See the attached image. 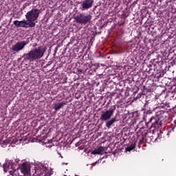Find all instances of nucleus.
Here are the masks:
<instances>
[{"mask_svg": "<svg viewBox=\"0 0 176 176\" xmlns=\"http://www.w3.org/2000/svg\"><path fill=\"white\" fill-rule=\"evenodd\" d=\"M135 144H132L129 146H128L126 148V151L127 152H130L131 151H133V149H135Z\"/></svg>", "mask_w": 176, "mask_h": 176, "instance_id": "15", "label": "nucleus"}, {"mask_svg": "<svg viewBox=\"0 0 176 176\" xmlns=\"http://www.w3.org/2000/svg\"><path fill=\"white\" fill-rule=\"evenodd\" d=\"M43 171V176H51L52 173L49 172V169H41V172Z\"/></svg>", "mask_w": 176, "mask_h": 176, "instance_id": "14", "label": "nucleus"}, {"mask_svg": "<svg viewBox=\"0 0 176 176\" xmlns=\"http://www.w3.org/2000/svg\"><path fill=\"white\" fill-rule=\"evenodd\" d=\"M43 131H45V130H43Z\"/></svg>", "mask_w": 176, "mask_h": 176, "instance_id": "29", "label": "nucleus"}, {"mask_svg": "<svg viewBox=\"0 0 176 176\" xmlns=\"http://www.w3.org/2000/svg\"><path fill=\"white\" fill-rule=\"evenodd\" d=\"M77 72H78V74H83V69H82L78 68Z\"/></svg>", "mask_w": 176, "mask_h": 176, "instance_id": "20", "label": "nucleus"}, {"mask_svg": "<svg viewBox=\"0 0 176 176\" xmlns=\"http://www.w3.org/2000/svg\"><path fill=\"white\" fill-rule=\"evenodd\" d=\"M41 14V10L32 9L25 14V19L29 23H35V21L39 17Z\"/></svg>", "mask_w": 176, "mask_h": 176, "instance_id": "6", "label": "nucleus"}, {"mask_svg": "<svg viewBox=\"0 0 176 176\" xmlns=\"http://www.w3.org/2000/svg\"><path fill=\"white\" fill-rule=\"evenodd\" d=\"M104 25H105V24H104L103 25H102V26L100 27V28H104Z\"/></svg>", "mask_w": 176, "mask_h": 176, "instance_id": "26", "label": "nucleus"}, {"mask_svg": "<svg viewBox=\"0 0 176 176\" xmlns=\"http://www.w3.org/2000/svg\"><path fill=\"white\" fill-rule=\"evenodd\" d=\"M94 4V0H83L80 2V8L81 10H89V9H91L93 8V5Z\"/></svg>", "mask_w": 176, "mask_h": 176, "instance_id": "8", "label": "nucleus"}, {"mask_svg": "<svg viewBox=\"0 0 176 176\" xmlns=\"http://www.w3.org/2000/svg\"><path fill=\"white\" fill-rule=\"evenodd\" d=\"M74 19L78 24L86 25L91 21L92 16L90 14L80 13L75 16Z\"/></svg>", "mask_w": 176, "mask_h": 176, "instance_id": "4", "label": "nucleus"}, {"mask_svg": "<svg viewBox=\"0 0 176 176\" xmlns=\"http://www.w3.org/2000/svg\"><path fill=\"white\" fill-rule=\"evenodd\" d=\"M65 105H67V103L65 102H60V103H56L54 106V109L55 111H58L59 109H61L63 107H65Z\"/></svg>", "mask_w": 176, "mask_h": 176, "instance_id": "13", "label": "nucleus"}, {"mask_svg": "<svg viewBox=\"0 0 176 176\" xmlns=\"http://www.w3.org/2000/svg\"><path fill=\"white\" fill-rule=\"evenodd\" d=\"M104 122H105V126L107 129H111V127L113 126V124L116 122H119V120L118 119V116H115L114 118H110L109 120H107V121H104Z\"/></svg>", "mask_w": 176, "mask_h": 176, "instance_id": "10", "label": "nucleus"}, {"mask_svg": "<svg viewBox=\"0 0 176 176\" xmlns=\"http://www.w3.org/2000/svg\"><path fill=\"white\" fill-rule=\"evenodd\" d=\"M148 134V131H144L142 133V137H146V135Z\"/></svg>", "mask_w": 176, "mask_h": 176, "instance_id": "19", "label": "nucleus"}, {"mask_svg": "<svg viewBox=\"0 0 176 176\" xmlns=\"http://www.w3.org/2000/svg\"><path fill=\"white\" fill-rule=\"evenodd\" d=\"M25 176H31V174L25 175Z\"/></svg>", "mask_w": 176, "mask_h": 176, "instance_id": "27", "label": "nucleus"}, {"mask_svg": "<svg viewBox=\"0 0 176 176\" xmlns=\"http://www.w3.org/2000/svg\"><path fill=\"white\" fill-rule=\"evenodd\" d=\"M30 43V41H18L14 45L12 46V52H21V50H23V49Z\"/></svg>", "mask_w": 176, "mask_h": 176, "instance_id": "7", "label": "nucleus"}, {"mask_svg": "<svg viewBox=\"0 0 176 176\" xmlns=\"http://www.w3.org/2000/svg\"><path fill=\"white\" fill-rule=\"evenodd\" d=\"M35 25L36 23L29 22L25 19L20 21V27H22V28H34Z\"/></svg>", "mask_w": 176, "mask_h": 176, "instance_id": "9", "label": "nucleus"}, {"mask_svg": "<svg viewBox=\"0 0 176 176\" xmlns=\"http://www.w3.org/2000/svg\"><path fill=\"white\" fill-rule=\"evenodd\" d=\"M115 111H116V105L112 106L109 109L102 111L100 115V120L101 122H105L107 120H109L113 116V113H115Z\"/></svg>", "mask_w": 176, "mask_h": 176, "instance_id": "5", "label": "nucleus"}, {"mask_svg": "<svg viewBox=\"0 0 176 176\" xmlns=\"http://www.w3.org/2000/svg\"><path fill=\"white\" fill-rule=\"evenodd\" d=\"M100 160L95 162L94 163L92 164V166H96V164H98Z\"/></svg>", "mask_w": 176, "mask_h": 176, "instance_id": "21", "label": "nucleus"}, {"mask_svg": "<svg viewBox=\"0 0 176 176\" xmlns=\"http://www.w3.org/2000/svg\"><path fill=\"white\" fill-rule=\"evenodd\" d=\"M47 48L43 46H39L31 50L28 53L24 54V61H29V63H34L41 60L45 55Z\"/></svg>", "mask_w": 176, "mask_h": 176, "instance_id": "2", "label": "nucleus"}, {"mask_svg": "<svg viewBox=\"0 0 176 176\" xmlns=\"http://www.w3.org/2000/svg\"><path fill=\"white\" fill-rule=\"evenodd\" d=\"M157 138L155 139V141H157L158 140H161L162 138V132L157 133L156 134Z\"/></svg>", "mask_w": 176, "mask_h": 176, "instance_id": "18", "label": "nucleus"}, {"mask_svg": "<svg viewBox=\"0 0 176 176\" xmlns=\"http://www.w3.org/2000/svg\"><path fill=\"white\" fill-rule=\"evenodd\" d=\"M63 164H65L63 163Z\"/></svg>", "mask_w": 176, "mask_h": 176, "instance_id": "30", "label": "nucleus"}, {"mask_svg": "<svg viewBox=\"0 0 176 176\" xmlns=\"http://www.w3.org/2000/svg\"><path fill=\"white\" fill-rule=\"evenodd\" d=\"M157 117H151L148 122H146L147 127L154 129V130H160L162 129V123L160 119H167L168 118V111L161 110L156 113Z\"/></svg>", "mask_w": 176, "mask_h": 176, "instance_id": "1", "label": "nucleus"}, {"mask_svg": "<svg viewBox=\"0 0 176 176\" xmlns=\"http://www.w3.org/2000/svg\"><path fill=\"white\" fill-rule=\"evenodd\" d=\"M14 25H15V27H16L17 28H19L20 27V21L18 20H15L13 22Z\"/></svg>", "mask_w": 176, "mask_h": 176, "instance_id": "17", "label": "nucleus"}, {"mask_svg": "<svg viewBox=\"0 0 176 176\" xmlns=\"http://www.w3.org/2000/svg\"><path fill=\"white\" fill-rule=\"evenodd\" d=\"M16 167V164L13 163V162H10L8 166V169L4 168V171L6 173H8V171H9L10 175L12 176H25V175L23 173V170L21 169V168Z\"/></svg>", "mask_w": 176, "mask_h": 176, "instance_id": "3", "label": "nucleus"}, {"mask_svg": "<svg viewBox=\"0 0 176 176\" xmlns=\"http://www.w3.org/2000/svg\"><path fill=\"white\" fill-rule=\"evenodd\" d=\"M43 127V126H38V131H39V130H41Z\"/></svg>", "mask_w": 176, "mask_h": 176, "instance_id": "23", "label": "nucleus"}, {"mask_svg": "<svg viewBox=\"0 0 176 176\" xmlns=\"http://www.w3.org/2000/svg\"><path fill=\"white\" fill-rule=\"evenodd\" d=\"M176 126L175 125L174 127L172 128V131H174V129H175Z\"/></svg>", "mask_w": 176, "mask_h": 176, "instance_id": "25", "label": "nucleus"}, {"mask_svg": "<svg viewBox=\"0 0 176 176\" xmlns=\"http://www.w3.org/2000/svg\"><path fill=\"white\" fill-rule=\"evenodd\" d=\"M60 157L63 159V155H60Z\"/></svg>", "mask_w": 176, "mask_h": 176, "instance_id": "28", "label": "nucleus"}, {"mask_svg": "<svg viewBox=\"0 0 176 176\" xmlns=\"http://www.w3.org/2000/svg\"><path fill=\"white\" fill-rule=\"evenodd\" d=\"M105 148L103 146H99L98 148H95L94 151H91V155H100L104 152Z\"/></svg>", "mask_w": 176, "mask_h": 176, "instance_id": "12", "label": "nucleus"}, {"mask_svg": "<svg viewBox=\"0 0 176 176\" xmlns=\"http://www.w3.org/2000/svg\"><path fill=\"white\" fill-rule=\"evenodd\" d=\"M145 96L144 94H138L137 95V96L135 97L136 100H140L141 101V100H142V98H144V97Z\"/></svg>", "mask_w": 176, "mask_h": 176, "instance_id": "16", "label": "nucleus"}, {"mask_svg": "<svg viewBox=\"0 0 176 176\" xmlns=\"http://www.w3.org/2000/svg\"><path fill=\"white\" fill-rule=\"evenodd\" d=\"M173 93H176V86H175V88L173 89Z\"/></svg>", "mask_w": 176, "mask_h": 176, "instance_id": "24", "label": "nucleus"}, {"mask_svg": "<svg viewBox=\"0 0 176 176\" xmlns=\"http://www.w3.org/2000/svg\"><path fill=\"white\" fill-rule=\"evenodd\" d=\"M173 112H175V113H176V105L174 107H173Z\"/></svg>", "mask_w": 176, "mask_h": 176, "instance_id": "22", "label": "nucleus"}, {"mask_svg": "<svg viewBox=\"0 0 176 176\" xmlns=\"http://www.w3.org/2000/svg\"><path fill=\"white\" fill-rule=\"evenodd\" d=\"M20 168L21 169L22 172L25 174V175H30V172L31 171V166L30 164L27 163H23L21 164Z\"/></svg>", "mask_w": 176, "mask_h": 176, "instance_id": "11", "label": "nucleus"}]
</instances>
